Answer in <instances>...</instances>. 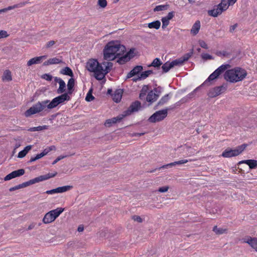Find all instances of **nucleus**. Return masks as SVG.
I'll return each instance as SVG.
<instances>
[{"label": "nucleus", "instance_id": "17", "mask_svg": "<svg viewBox=\"0 0 257 257\" xmlns=\"http://www.w3.org/2000/svg\"><path fill=\"white\" fill-rule=\"evenodd\" d=\"M238 164H245L249 166V169H253L257 168V160H245L239 162Z\"/></svg>", "mask_w": 257, "mask_h": 257}, {"label": "nucleus", "instance_id": "12", "mask_svg": "<svg viewBox=\"0 0 257 257\" xmlns=\"http://www.w3.org/2000/svg\"><path fill=\"white\" fill-rule=\"evenodd\" d=\"M191 56V54L187 53L185 54L182 57L172 61L171 63L172 65V67L175 66H180L182 65L184 62L187 61Z\"/></svg>", "mask_w": 257, "mask_h": 257}, {"label": "nucleus", "instance_id": "3", "mask_svg": "<svg viewBox=\"0 0 257 257\" xmlns=\"http://www.w3.org/2000/svg\"><path fill=\"white\" fill-rule=\"evenodd\" d=\"M125 51L124 46L118 41L108 42L103 50V58L106 60H113L122 55Z\"/></svg>", "mask_w": 257, "mask_h": 257}, {"label": "nucleus", "instance_id": "45", "mask_svg": "<svg viewBox=\"0 0 257 257\" xmlns=\"http://www.w3.org/2000/svg\"><path fill=\"white\" fill-rule=\"evenodd\" d=\"M94 99V97L92 95L91 91H89L85 97V100L87 101H91Z\"/></svg>", "mask_w": 257, "mask_h": 257}, {"label": "nucleus", "instance_id": "56", "mask_svg": "<svg viewBox=\"0 0 257 257\" xmlns=\"http://www.w3.org/2000/svg\"><path fill=\"white\" fill-rule=\"evenodd\" d=\"M133 219L135 221H136L138 222H142V221H143L142 218L139 216L135 215L133 217Z\"/></svg>", "mask_w": 257, "mask_h": 257}, {"label": "nucleus", "instance_id": "20", "mask_svg": "<svg viewBox=\"0 0 257 257\" xmlns=\"http://www.w3.org/2000/svg\"><path fill=\"white\" fill-rule=\"evenodd\" d=\"M223 11L221 10V8L219 7V6L217 5L216 6V7L214 8L212 10H209L208 12V14L209 16L216 17L218 15L221 14L223 13Z\"/></svg>", "mask_w": 257, "mask_h": 257}, {"label": "nucleus", "instance_id": "25", "mask_svg": "<svg viewBox=\"0 0 257 257\" xmlns=\"http://www.w3.org/2000/svg\"><path fill=\"white\" fill-rule=\"evenodd\" d=\"M159 96L156 94L153 90L150 91L147 96V101L149 102H153L157 100Z\"/></svg>", "mask_w": 257, "mask_h": 257}, {"label": "nucleus", "instance_id": "39", "mask_svg": "<svg viewBox=\"0 0 257 257\" xmlns=\"http://www.w3.org/2000/svg\"><path fill=\"white\" fill-rule=\"evenodd\" d=\"M169 98V94H166L161 98V99L158 102V104L159 105H162L165 104L168 101Z\"/></svg>", "mask_w": 257, "mask_h": 257}, {"label": "nucleus", "instance_id": "2", "mask_svg": "<svg viewBox=\"0 0 257 257\" xmlns=\"http://www.w3.org/2000/svg\"><path fill=\"white\" fill-rule=\"evenodd\" d=\"M112 66L110 62L99 63L96 59H90L86 63V67L89 71L94 73L97 80H101L110 71Z\"/></svg>", "mask_w": 257, "mask_h": 257}, {"label": "nucleus", "instance_id": "44", "mask_svg": "<svg viewBox=\"0 0 257 257\" xmlns=\"http://www.w3.org/2000/svg\"><path fill=\"white\" fill-rule=\"evenodd\" d=\"M147 88H148L147 87H146V86H144L143 87V88L141 91V93L140 94V99H143L145 97V95H146Z\"/></svg>", "mask_w": 257, "mask_h": 257}, {"label": "nucleus", "instance_id": "26", "mask_svg": "<svg viewBox=\"0 0 257 257\" xmlns=\"http://www.w3.org/2000/svg\"><path fill=\"white\" fill-rule=\"evenodd\" d=\"M74 79L71 78L69 79L67 83L68 92L69 94H71L74 90Z\"/></svg>", "mask_w": 257, "mask_h": 257}, {"label": "nucleus", "instance_id": "54", "mask_svg": "<svg viewBox=\"0 0 257 257\" xmlns=\"http://www.w3.org/2000/svg\"><path fill=\"white\" fill-rule=\"evenodd\" d=\"M175 12L172 11L169 12L166 17H165L166 19L170 20L174 17Z\"/></svg>", "mask_w": 257, "mask_h": 257}, {"label": "nucleus", "instance_id": "9", "mask_svg": "<svg viewBox=\"0 0 257 257\" xmlns=\"http://www.w3.org/2000/svg\"><path fill=\"white\" fill-rule=\"evenodd\" d=\"M168 114L167 109H163L155 112L149 118V121L151 122H156L163 120L165 119Z\"/></svg>", "mask_w": 257, "mask_h": 257}, {"label": "nucleus", "instance_id": "57", "mask_svg": "<svg viewBox=\"0 0 257 257\" xmlns=\"http://www.w3.org/2000/svg\"><path fill=\"white\" fill-rule=\"evenodd\" d=\"M13 178H14L13 175V174L11 172V173L9 174L8 175H7L4 178V180L5 181H8V180H10Z\"/></svg>", "mask_w": 257, "mask_h": 257}, {"label": "nucleus", "instance_id": "38", "mask_svg": "<svg viewBox=\"0 0 257 257\" xmlns=\"http://www.w3.org/2000/svg\"><path fill=\"white\" fill-rule=\"evenodd\" d=\"M173 67L171 62H166L165 64H164L162 66V68L163 70V72L165 73L168 72Z\"/></svg>", "mask_w": 257, "mask_h": 257}, {"label": "nucleus", "instance_id": "47", "mask_svg": "<svg viewBox=\"0 0 257 257\" xmlns=\"http://www.w3.org/2000/svg\"><path fill=\"white\" fill-rule=\"evenodd\" d=\"M98 5L101 8H104L107 6V1L106 0H98Z\"/></svg>", "mask_w": 257, "mask_h": 257}, {"label": "nucleus", "instance_id": "33", "mask_svg": "<svg viewBox=\"0 0 257 257\" xmlns=\"http://www.w3.org/2000/svg\"><path fill=\"white\" fill-rule=\"evenodd\" d=\"M227 229L225 228H218L217 226H215L213 228V231L216 234H222L224 233H227Z\"/></svg>", "mask_w": 257, "mask_h": 257}, {"label": "nucleus", "instance_id": "13", "mask_svg": "<svg viewBox=\"0 0 257 257\" xmlns=\"http://www.w3.org/2000/svg\"><path fill=\"white\" fill-rule=\"evenodd\" d=\"M124 117V116H123V114L121 113L117 116L116 117H113L111 119H107L105 121L104 124L106 126L109 127L111 126L112 124H114L117 122L120 121Z\"/></svg>", "mask_w": 257, "mask_h": 257}, {"label": "nucleus", "instance_id": "55", "mask_svg": "<svg viewBox=\"0 0 257 257\" xmlns=\"http://www.w3.org/2000/svg\"><path fill=\"white\" fill-rule=\"evenodd\" d=\"M55 44V41L52 40L47 42L46 44V48H49L52 47Z\"/></svg>", "mask_w": 257, "mask_h": 257}, {"label": "nucleus", "instance_id": "32", "mask_svg": "<svg viewBox=\"0 0 257 257\" xmlns=\"http://www.w3.org/2000/svg\"><path fill=\"white\" fill-rule=\"evenodd\" d=\"M223 12L226 11L230 6L226 0H221V2L218 5Z\"/></svg>", "mask_w": 257, "mask_h": 257}, {"label": "nucleus", "instance_id": "48", "mask_svg": "<svg viewBox=\"0 0 257 257\" xmlns=\"http://www.w3.org/2000/svg\"><path fill=\"white\" fill-rule=\"evenodd\" d=\"M199 45L204 49H207L208 48L207 44L206 42L203 40H199Z\"/></svg>", "mask_w": 257, "mask_h": 257}, {"label": "nucleus", "instance_id": "51", "mask_svg": "<svg viewBox=\"0 0 257 257\" xmlns=\"http://www.w3.org/2000/svg\"><path fill=\"white\" fill-rule=\"evenodd\" d=\"M201 57L204 60H211L212 59V56L207 53L203 54Z\"/></svg>", "mask_w": 257, "mask_h": 257}, {"label": "nucleus", "instance_id": "43", "mask_svg": "<svg viewBox=\"0 0 257 257\" xmlns=\"http://www.w3.org/2000/svg\"><path fill=\"white\" fill-rule=\"evenodd\" d=\"M162 22V28L163 29H165L169 24V20L166 19L164 17H163L161 19Z\"/></svg>", "mask_w": 257, "mask_h": 257}, {"label": "nucleus", "instance_id": "63", "mask_svg": "<svg viewBox=\"0 0 257 257\" xmlns=\"http://www.w3.org/2000/svg\"><path fill=\"white\" fill-rule=\"evenodd\" d=\"M230 6L233 5L237 0H226Z\"/></svg>", "mask_w": 257, "mask_h": 257}, {"label": "nucleus", "instance_id": "4", "mask_svg": "<svg viewBox=\"0 0 257 257\" xmlns=\"http://www.w3.org/2000/svg\"><path fill=\"white\" fill-rule=\"evenodd\" d=\"M246 71L240 67H237L225 71L224 79L231 83H236L243 80L247 75Z\"/></svg>", "mask_w": 257, "mask_h": 257}, {"label": "nucleus", "instance_id": "24", "mask_svg": "<svg viewBox=\"0 0 257 257\" xmlns=\"http://www.w3.org/2000/svg\"><path fill=\"white\" fill-rule=\"evenodd\" d=\"M200 22L196 21L191 29V33L194 36L197 35L200 29Z\"/></svg>", "mask_w": 257, "mask_h": 257}, {"label": "nucleus", "instance_id": "1", "mask_svg": "<svg viewBox=\"0 0 257 257\" xmlns=\"http://www.w3.org/2000/svg\"><path fill=\"white\" fill-rule=\"evenodd\" d=\"M70 98L68 93H64L55 97L51 101L48 99L38 101L25 112V115L29 117L35 114L48 111V109H53L65 101L70 100Z\"/></svg>", "mask_w": 257, "mask_h": 257}, {"label": "nucleus", "instance_id": "18", "mask_svg": "<svg viewBox=\"0 0 257 257\" xmlns=\"http://www.w3.org/2000/svg\"><path fill=\"white\" fill-rule=\"evenodd\" d=\"M47 56L44 55L39 57H36L29 60L27 62L28 66H31L33 64H39L41 62L42 59H46Z\"/></svg>", "mask_w": 257, "mask_h": 257}, {"label": "nucleus", "instance_id": "21", "mask_svg": "<svg viewBox=\"0 0 257 257\" xmlns=\"http://www.w3.org/2000/svg\"><path fill=\"white\" fill-rule=\"evenodd\" d=\"M55 220L53 214L50 211L45 215L43 219V222L45 224H48L53 222Z\"/></svg>", "mask_w": 257, "mask_h": 257}, {"label": "nucleus", "instance_id": "29", "mask_svg": "<svg viewBox=\"0 0 257 257\" xmlns=\"http://www.w3.org/2000/svg\"><path fill=\"white\" fill-rule=\"evenodd\" d=\"M64 210V208L62 207H59L55 209L51 210V212L53 214L54 218L56 219Z\"/></svg>", "mask_w": 257, "mask_h": 257}, {"label": "nucleus", "instance_id": "62", "mask_svg": "<svg viewBox=\"0 0 257 257\" xmlns=\"http://www.w3.org/2000/svg\"><path fill=\"white\" fill-rule=\"evenodd\" d=\"M32 149V146L31 145L26 146L24 149L23 150L25 152H26L27 154L28 152Z\"/></svg>", "mask_w": 257, "mask_h": 257}, {"label": "nucleus", "instance_id": "22", "mask_svg": "<svg viewBox=\"0 0 257 257\" xmlns=\"http://www.w3.org/2000/svg\"><path fill=\"white\" fill-rule=\"evenodd\" d=\"M59 84V87L57 90L58 94L63 93L66 90V84L64 80L61 78H58L57 81Z\"/></svg>", "mask_w": 257, "mask_h": 257}, {"label": "nucleus", "instance_id": "27", "mask_svg": "<svg viewBox=\"0 0 257 257\" xmlns=\"http://www.w3.org/2000/svg\"><path fill=\"white\" fill-rule=\"evenodd\" d=\"M2 80L3 81H10L12 80V73L9 70H6L4 71Z\"/></svg>", "mask_w": 257, "mask_h": 257}, {"label": "nucleus", "instance_id": "49", "mask_svg": "<svg viewBox=\"0 0 257 257\" xmlns=\"http://www.w3.org/2000/svg\"><path fill=\"white\" fill-rule=\"evenodd\" d=\"M9 36L7 32L4 30L0 31V39L7 38Z\"/></svg>", "mask_w": 257, "mask_h": 257}, {"label": "nucleus", "instance_id": "28", "mask_svg": "<svg viewBox=\"0 0 257 257\" xmlns=\"http://www.w3.org/2000/svg\"><path fill=\"white\" fill-rule=\"evenodd\" d=\"M244 242L248 243L255 251H257V238H251L247 241L244 240Z\"/></svg>", "mask_w": 257, "mask_h": 257}, {"label": "nucleus", "instance_id": "19", "mask_svg": "<svg viewBox=\"0 0 257 257\" xmlns=\"http://www.w3.org/2000/svg\"><path fill=\"white\" fill-rule=\"evenodd\" d=\"M143 68L142 66H135L127 74L126 76L127 78H130L134 76L139 74L142 70Z\"/></svg>", "mask_w": 257, "mask_h": 257}, {"label": "nucleus", "instance_id": "35", "mask_svg": "<svg viewBox=\"0 0 257 257\" xmlns=\"http://www.w3.org/2000/svg\"><path fill=\"white\" fill-rule=\"evenodd\" d=\"M118 59L117 60V62L121 65L125 64L130 60V58L127 57V55L125 54L120 57H118Z\"/></svg>", "mask_w": 257, "mask_h": 257}, {"label": "nucleus", "instance_id": "61", "mask_svg": "<svg viewBox=\"0 0 257 257\" xmlns=\"http://www.w3.org/2000/svg\"><path fill=\"white\" fill-rule=\"evenodd\" d=\"M237 24H235L231 26L230 27V29H229L230 32L232 33L234 31V30L236 29V28L237 27Z\"/></svg>", "mask_w": 257, "mask_h": 257}, {"label": "nucleus", "instance_id": "6", "mask_svg": "<svg viewBox=\"0 0 257 257\" xmlns=\"http://www.w3.org/2000/svg\"><path fill=\"white\" fill-rule=\"evenodd\" d=\"M247 146V144H243L233 149L227 148L222 152L221 156L224 158H231L237 156L245 149Z\"/></svg>", "mask_w": 257, "mask_h": 257}, {"label": "nucleus", "instance_id": "52", "mask_svg": "<svg viewBox=\"0 0 257 257\" xmlns=\"http://www.w3.org/2000/svg\"><path fill=\"white\" fill-rule=\"evenodd\" d=\"M28 130L30 132H36L42 131V129L41 126H38L36 127H31Z\"/></svg>", "mask_w": 257, "mask_h": 257}, {"label": "nucleus", "instance_id": "30", "mask_svg": "<svg viewBox=\"0 0 257 257\" xmlns=\"http://www.w3.org/2000/svg\"><path fill=\"white\" fill-rule=\"evenodd\" d=\"M161 26V22L157 20L151 23H150L148 24V27L150 29H155L156 30H158Z\"/></svg>", "mask_w": 257, "mask_h": 257}, {"label": "nucleus", "instance_id": "53", "mask_svg": "<svg viewBox=\"0 0 257 257\" xmlns=\"http://www.w3.org/2000/svg\"><path fill=\"white\" fill-rule=\"evenodd\" d=\"M169 189V187L168 186H163L160 187L158 189V191L160 192H166L168 191Z\"/></svg>", "mask_w": 257, "mask_h": 257}, {"label": "nucleus", "instance_id": "16", "mask_svg": "<svg viewBox=\"0 0 257 257\" xmlns=\"http://www.w3.org/2000/svg\"><path fill=\"white\" fill-rule=\"evenodd\" d=\"M123 93V90L121 89H116L113 94H111L112 99L115 102H119L120 101L122 95Z\"/></svg>", "mask_w": 257, "mask_h": 257}, {"label": "nucleus", "instance_id": "23", "mask_svg": "<svg viewBox=\"0 0 257 257\" xmlns=\"http://www.w3.org/2000/svg\"><path fill=\"white\" fill-rule=\"evenodd\" d=\"M62 60L57 57L49 59L47 61L44 62V66H47L52 64H57L62 63Z\"/></svg>", "mask_w": 257, "mask_h": 257}, {"label": "nucleus", "instance_id": "34", "mask_svg": "<svg viewBox=\"0 0 257 257\" xmlns=\"http://www.w3.org/2000/svg\"><path fill=\"white\" fill-rule=\"evenodd\" d=\"M152 73H153V71H152V70H147V71L143 72L141 74V76L139 77V79H145L147 77H148ZM138 79H139V78H138ZM133 80L134 81H137L138 79L133 78Z\"/></svg>", "mask_w": 257, "mask_h": 257}, {"label": "nucleus", "instance_id": "11", "mask_svg": "<svg viewBox=\"0 0 257 257\" xmlns=\"http://www.w3.org/2000/svg\"><path fill=\"white\" fill-rule=\"evenodd\" d=\"M141 107V103L139 101L133 102L128 109L124 111L122 113L125 117L131 115L133 112L137 111Z\"/></svg>", "mask_w": 257, "mask_h": 257}, {"label": "nucleus", "instance_id": "8", "mask_svg": "<svg viewBox=\"0 0 257 257\" xmlns=\"http://www.w3.org/2000/svg\"><path fill=\"white\" fill-rule=\"evenodd\" d=\"M229 67V64H223L221 65L209 75L207 79L203 83V85H205L208 82L217 78L222 73Z\"/></svg>", "mask_w": 257, "mask_h": 257}, {"label": "nucleus", "instance_id": "50", "mask_svg": "<svg viewBox=\"0 0 257 257\" xmlns=\"http://www.w3.org/2000/svg\"><path fill=\"white\" fill-rule=\"evenodd\" d=\"M218 56H228L229 53L226 51H219L216 53Z\"/></svg>", "mask_w": 257, "mask_h": 257}, {"label": "nucleus", "instance_id": "14", "mask_svg": "<svg viewBox=\"0 0 257 257\" xmlns=\"http://www.w3.org/2000/svg\"><path fill=\"white\" fill-rule=\"evenodd\" d=\"M27 4H28V2H21V3H20L14 5L13 6H9L7 8L0 10V14H1L2 13L7 12L8 11L13 10L16 8H22V7H24L25 6H26Z\"/></svg>", "mask_w": 257, "mask_h": 257}, {"label": "nucleus", "instance_id": "58", "mask_svg": "<svg viewBox=\"0 0 257 257\" xmlns=\"http://www.w3.org/2000/svg\"><path fill=\"white\" fill-rule=\"evenodd\" d=\"M26 155H27V153L26 152H25V151L24 150H23V151H20L18 153V157L20 158H22L24 157Z\"/></svg>", "mask_w": 257, "mask_h": 257}, {"label": "nucleus", "instance_id": "10", "mask_svg": "<svg viewBox=\"0 0 257 257\" xmlns=\"http://www.w3.org/2000/svg\"><path fill=\"white\" fill-rule=\"evenodd\" d=\"M226 90V85H223L220 86H216L210 89L208 92V95L210 97H215L225 92Z\"/></svg>", "mask_w": 257, "mask_h": 257}, {"label": "nucleus", "instance_id": "36", "mask_svg": "<svg viewBox=\"0 0 257 257\" xmlns=\"http://www.w3.org/2000/svg\"><path fill=\"white\" fill-rule=\"evenodd\" d=\"M61 73L64 75H68L71 77L73 76V73L72 70L68 67H66L64 69H63L61 70Z\"/></svg>", "mask_w": 257, "mask_h": 257}, {"label": "nucleus", "instance_id": "46", "mask_svg": "<svg viewBox=\"0 0 257 257\" xmlns=\"http://www.w3.org/2000/svg\"><path fill=\"white\" fill-rule=\"evenodd\" d=\"M44 157V155L42 154V153L37 154L35 157H32L30 160L31 162H34L39 159H41Z\"/></svg>", "mask_w": 257, "mask_h": 257}, {"label": "nucleus", "instance_id": "41", "mask_svg": "<svg viewBox=\"0 0 257 257\" xmlns=\"http://www.w3.org/2000/svg\"><path fill=\"white\" fill-rule=\"evenodd\" d=\"M169 5H159L156 6L154 9V11H162L164 10H167L168 8Z\"/></svg>", "mask_w": 257, "mask_h": 257}, {"label": "nucleus", "instance_id": "31", "mask_svg": "<svg viewBox=\"0 0 257 257\" xmlns=\"http://www.w3.org/2000/svg\"><path fill=\"white\" fill-rule=\"evenodd\" d=\"M73 188L72 186L67 185L62 187H59L56 188L57 193H63L71 190Z\"/></svg>", "mask_w": 257, "mask_h": 257}, {"label": "nucleus", "instance_id": "42", "mask_svg": "<svg viewBox=\"0 0 257 257\" xmlns=\"http://www.w3.org/2000/svg\"><path fill=\"white\" fill-rule=\"evenodd\" d=\"M135 49L134 48H132V49H131L125 54V55H127V57L130 58V60L135 56Z\"/></svg>", "mask_w": 257, "mask_h": 257}, {"label": "nucleus", "instance_id": "7", "mask_svg": "<svg viewBox=\"0 0 257 257\" xmlns=\"http://www.w3.org/2000/svg\"><path fill=\"white\" fill-rule=\"evenodd\" d=\"M229 67V64H223L221 65L209 75L207 79L203 83V85H205L208 82L217 78L222 73Z\"/></svg>", "mask_w": 257, "mask_h": 257}, {"label": "nucleus", "instance_id": "37", "mask_svg": "<svg viewBox=\"0 0 257 257\" xmlns=\"http://www.w3.org/2000/svg\"><path fill=\"white\" fill-rule=\"evenodd\" d=\"M162 62L159 58H155L152 63L149 65V67H160V66L162 65Z\"/></svg>", "mask_w": 257, "mask_h": 257}, {"label": "nucleus", "instance_id": "15", "mask_svg": "<svg viewBox=\"0 0 257 257\" xmlns=\"http://www.w3.org/2000/svg\"><path fill=\"white\" fill-rule=\"evenodd\" d=\"M196 159H189V160L184 159V160H179V161H175L174 162L165 165H163L161 168H167L168 167H171L174 166H175L176 165H182V164H185V163H187L188 162L194 161H196Z\"/></svg>", "mask_w": 257, "mask_h": 257}, {"label": "nucleus", "instance_id": "60", "mask_svg": "<svg viewBox=\"0 0 257 257\" xmlns=\"http://www.w3.org/2000/svg\"><path fill=\"white\" fill-rule=\"evenodd\" d=\"M46 193H47L48 194H53L57 193L56 188L50 190H48L46 192Z\"/></svg>", "mask_w": 257, "mask_h": 257}, {"label": "nucleus", "instance_id": "40", "mask_svg": "<svg viewBox=\"0 0 257 257\" xmlns=\"http://www.w3.org/2000/svg\"><path fill=\"white\" fill-rule=\"evenodd\" d=\"M14 178L22 176L24 174L25 170L23 169L14 171L12 172Z\"/></svg>", "mask_w": 257, "mask_h": 257}, {"label": "nucleus", "instance_id": "5", "mask_svg": "<svg viewBox=\"0 0 257 257\" xmlns=\"http://www.w3.org/2000/svg\"><path fill=\"white\" fill-rule=\"evenodd\" d=\"M57 173L55 172L54 173H48L46 175L39 176L34 179H31L27 182H24L22 184H20L15 187L12 188L10 189V191L15 190L23 187H27L29 185L38 183L41 181H45L51 178L54 177L56 176Z\"/></svg>", "mask_w": 257, "mask_h": 257}, {"label": "nucleus", "instance_id": "59", "mask_svg": "<svg viewBox=\"0 0 257 257\" xmlns=\"http://www.w3.org/2000/svg\"><path fill=\"white\" fill-rule=\"evenodd\" d=\"M43 78L48 81H51L52 79V76L49 74L44 75Z\"/></svg>", "mask_w": 257, "mask_h": 257}, {"label": "nucleus", "instance_id": "64", "mask_svg": "<svg viewBox=\"0 0 257 257\" xmlns=\"http://www.w3.org/2000/svg\"><path fill=\"white\" fill-rule=\"evenodd\" d=\"M64 158V156L63 157H61V156H60V157H58L57 158H56V159L53 162V164H56V163H57L59 161H60V160H61L62 159H63Z\"/></svg>", "mask_w": 257, "mask_h": 257}]
</instances>
